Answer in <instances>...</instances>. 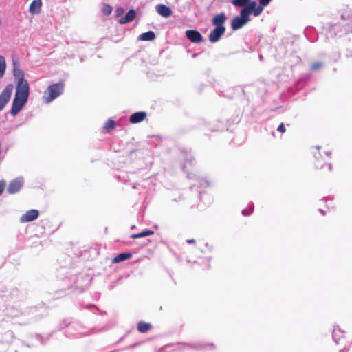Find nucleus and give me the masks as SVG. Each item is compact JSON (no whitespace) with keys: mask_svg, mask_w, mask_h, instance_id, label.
<instances>
[{"mask_svg":"<svg viewBox=\"0 0 352 352\" xmlns=\"http://www.w3.org/2000/svg\"><path fill=\"white\" fill-rule=\"evenodd\" d=\"M12 73L16 84L14 96L28 99L30 87L27 80L25 79V73L21 69V62L17 56L12 57Z\"/></svg>","mask_w":352,"mask_h":352,"instance_id":"f257e3e1","label":"nucleus"},{"mask_svg":"<svg viewBox=\"0 0 352 352\" xmlns=\"http://www.w3.org/2000/svg\"><path fill=\"white\" fill-rule=\"evenodd\" d=\"M64 90V84L63 82H58L50 85L47 87L48 96L45 97V102L48 104L52 102L54 99L61 95Z\"/></svg>","mask_w":352,"mask_h":352,"instance_id":"f03ea898","label":"nucleus"},{"mask_svg":"<svg viewBox=\"0 0 352 352\" xmlns=\"http://www.w3.org/2000/svg\"><path fill=\"white\" fill-rule=\"evenodd\" d=\"M250 21L249 11L241 9L240 16H235L231 21V27L232 30H237L241 28Z\"/></svg>","mask_w":352,"mask_h":352,"instance_id":"7ed1b4c3","label":"nucleus"},{"mask_svg":"<svg viewBox=\"0 0 352 352\" xmlns=\"http://www.w3.org/2000/svg\"><path fill=\"white\" fill-rule=\"evenodd\" d=\"M14 89L12 84L7 85L0 94V111H1L9 102Z\"/></svg>","mask_w":352,"mask_h":352,"instance_id":"20e7f679","label":"nucleus"},{"mask_svg":"<svg viewBox=\"0 0 352 352\" xmlns=\"http://www.w3.org/2000/svg\"><path fill=\"white\" fill-rule=\"evenodd\" d=\"M28 100V99L26 98L14 96L10 110L11 115L13 116H16L27 102Z\"/></svg>","mask_w":352,"mask_h":352,"instance_id":"39448f33","label":"nucleus"},{"mask_svg":"<svg viewBox=\"0 0 352 352\" xmlns=\"http://www.w3.org/2000/svg\"><path fill=\"white\" fill-rule=\"evenodd\" d=\"M28 100V99L26 98L14 96L10 110L11 115L13 116H16L27 102Z\"/></svg>","mask_w":352,"mask_h":352,"instance_id":"423d86ee","label":"nucleus"},{"mask_svg":"<svg viewBox=\"0 0 352 352\" xmlns=\"http://www.w3.org/2000/svg\"><path fill=\"white\" fill-rule=\"evenodd\" d=\"M226 32V27L214 28L210 33L208 39L211 43H216L220 40Z\"/></svg>","mask_w":352,"mask_h":352,"instance_id":"0eeeda50","label":"nucleus"},{"mask_svg":"<svg viewBox=\"0 0 352 352\" xmlns=\"http://www.w3.org/2000/svg\"><path fill=\"white\" fill-rule=\"evenodd\" d=\"M39 212L37 210L32 209L28 210L25 214L21 216L20 222L28 223L38 218Z\"/></svg>","mask_w":352,"mask_h":352,"instance_id":"6e6552de","label":"nucleus"},{"mask_svg":"<svg viewBox=\"0 0 352 352\" xmlns=\"http://www.w3.org/2000/svg\"><path fill=\"white\" fill-rule=\"evenodd\" d=\"M186 36L192 43H200L203 41V36L199 32L195 30L186 31Z\"/></svg>","mask_w":352,"mask_h":352,"instance_id":"1a4fd4ad","label":"nucleus"},{"mask_svg":"<svg viewBox=\"0 0 352 352\" xmlns=\"http://www.w3.org/2000/svg\"><path fill=\"white\" fill-rule=\"evenodd\" d=\"M23 184V181L21 178H16L9 184L7 190L10 194L16 193L21 189Z\"/></svg>","mask_w":352,"mask_h":352,"instance_id":"9d476101","label":"nucleus"},{"mask_svg":"<svg viewBox=\"0 0 352 352\" xmlns=\"http://www.w3.org/2000/svg\"><path fill=\"white\" fill-rule=\"evenodd\" d=\"M243 9L249 11V15L253 13L255 16H258L263 12V6L261 5L257 6V3L252 1L248 8Z\"/></svg>","mask_w":352,"mask_h":352,"instance_id":"9b49d317","label":"nucleus"},{"mask_svg":"<svg viewBox=\"0 0 352 352\" xmlns=\"http://www.w3.org/2000/svg\"><path fill=\"white\" fill-rule=\"evenodd\" d=\"M226 19L227 18L225 13L222 12L218 14L212 19V24L215 26V28L226 27L224 24L226 23Z\"/></svg>","mask_w":352,"mask_h":352,"instance_id":"f8f14e48","label":"nucleus"},{"mask_svg":"<svg viewBox=\"0 0 352 352\" xmlns=\"http://www.w3.org/2000/svg\"><path fill=\"white\" fill-rule=\"evenodd\" d=\"M157 13L164 17H169L172 14L171 9L163 4H159L156 6Z\"/></svg>","mask_w":352,"mask_h":352,"instance_id":"ddd939ff","label":"nucleus"},{"mask_svg":"<svg viewBox=\"0 0 352 352\" xmlns=\"http://www.w3.org/2000/svg\"><path fill=\"white\" fill-rule=\"evenodd\" d=\"M146 113L144 111L136 112L130 116L129 121L133 124L139 123L146 118Z\"/></svg>","mask_w":352,"mask_h":352,"instance_id":"4468645a","label":"nucleus"},{"mask_svg":"<svg viewBox=\"0 0 352 352\" xmlns=\"http://www.w3.org/2000/svg\"><path fill=\"white\" fill-rule=\"evenodd\" d=\"M42 6V1L41 0H34L30 6V12L32 14H37L41 11V8Z\"/></svg>","mask_w":352,"mask_h":352,"instance_id":"2eb2a0df","label":"nucleus"},{"mask_svg":"<svg viewBox=\"0 0 352 352\" xmlns=\"http://www.w3.org/2000/svg\"><path fill=\"white\" fill-rule=\"evenodd\" d=\"M136 12L135 10L131 9L124 16L122 17L119 19V23L120 24H125L131 21H133L135 17Z\"/></svg>","mask_w":352,"mask_h":352,"instance_id":"dca6fc26","label":"nucleus"},{"mask_svg":"<svg viewBox=\"0 0 352 352\" xmlns=\"http://www.w3.org/2000/svg\"><path fill=\"white\" fill-rule=\"evenodd\" d=\"M192 347L199 350H210L214 349V345L212 343L206 344L204 343L196 342L192 344Z\"/></svg>","mask_w":352,"mask_h":352,"instance_id":"f3484780","label":"nucleus"},{"mask_svg":"<svg viewBox=\"0 0 352 352\" xmlns=\"http://www.w3.org/2000/svg\"><path fill=\"white\" fill-rule=\"evenodd\" d=\"M252 1V0H232L231 3L235 7H243V8H246Z\"/></svg>","mask_w":352,"mask_h":352,"instance_id":"a211bd4d","label":"nucleus"},{"mask_svg":"<svg viewBox=\"0 0 352 352\" xmlns=\"http://www.w3.org/2000/svg\"><path fill=\"white\" fill-rule=\"evenodd\" d=\"M131 256H132V254L131 253H128V252L121 253V254H118V256H116V257H114V258L113 259V263H120L121 261H124L127 260L128 258H131Z\"/></svg>","mask_w":352,"mask_h":352,"instance_id":"6ab92c4d","label":"nucleus"},{"mask_svg":"<svg viewBox=\"0 0 352 352\" xmlns=\"http://www.w3.org/2000/svg\"><path fill=\"white\" fill-rule=\"evenodd\" d=\"M155 38V34L153 31L142 33L139 36V39L141 41H153Z\"/></svg>","mask_w":352,"mask_h":352,"instance_id":"aec40b11","label":"nucleus"},{"mask_svg":"<svg viewBox=\"0 0 352 352\" xmlns=\"http://www.w3.org/2000/svg\"><path fill=\"white\" fill-rule=\"evenodd\" d=\"M6 71V60L3 56L0 55V79L5 75Z\"/></svg>","mask_w":352,"mask_h":352,"instance_id":"412c9836","label":"nucleus"},{"mask_svg":"<svg viewBox=\"0 0 352 352\" xmlns=\"http://www.w3.org/2000/svg\"><path fill=\"white\" fill-rule=\"evenodd\" d=\"M151 328V324L146 322H140L138 325V329L141 333L147 332Z\"/></svg>","mask_w":352,"mask_h":352,"instance_id":"4be33fe9","label":"nucleus"},{"mask_svg":"<svg viewBox=\"0 0 352 352\" xmlns=\"http://www.w3.org/2000/svg\"><path fill=\"white\" fill-rule=\"evenodd\" d=\"M153 234H154V232L152 230H145V231H143V232L138 233V234H134L131 236V237L133 239H138V238L148 236L152 235Z\"/></svg>","mask_w":352,"mask_h":352,"instance_id":"5701e85b","label":"nucleus"},{"mask_svg":"<svg viewBox=\"0 0 352 352\" xmlns=\"http://www.w3.org/2000/svg\"><path fill=\"white\" fill-rule=\"evenodd\" d=\"M115 126H116L115 122L112 120H109L104 124V130H105L107 132H109V131H111L112 129H113L115 128Z\"/></svg>","mask_w":352,"mask_h":352,"instance_id":"b1692460","label":"nucleus"},{"mask_svg":"<svg viewBox=\"0 0 352 352\" xmlns=\"http://www.w3.org/2000/svg\"><path fill=\"white\" fill-rule=\"evenodd\" d=\"M340 334H341V336L343 334L342 332L340 331V330L338 329H333V333H332V337H333V339L335 340V342L336 343L338 342V340L340 339Z\"/></svg>","mask_w":352,"mask_h":352,"instance_id":"393cba45","label":"nucleus"},{"mask_svg":"<svg viewBox=\"0 0 352 352\" xmlns=\"http://www.w3.org/2000/svg\"><path fill=\"white\" fill-rule=\"evenodd\" d=\"M102 13H103L104 15L108 16V15H109V14L111 13V12H112V8H111V6H110L109 5L104 4V5L102 6Z\"/></svg>","mask_w":352,"mask_h":352,"instance_id":"a878e982","label":"nucleus"},{"mask_svg":"<svg viewBox=\"0 0 352 352\" xmlns=\"http://www.w3.org/2000/svg\"><path fill=\"white\" fill-rule=\"evenodd\" d=\"M322 65L323 64L320 61L315 62L311 65V69L313 71H317L322 68Z\"/></svg>","mask_w":352,"mask_h":352,"instance_id":"bb28decb","label":"nucleus"},{"mask_svg":"<svg viewBox=\"0 0 352 352\" xmlns=\"http://www.w3.org/2000/svg\"><path fill=\"white\" fill-rule=\"evenodd\" d=\"M124 12V9L122 7L117 8L115 11V14L117 17L120 16Z\"/></svg>","mask_w":352,"mask_h":352,"instance_id":"cd10ccee","label":"nucleus"},{"mask_svg":"<svg viewBox=\"0 0 352 352\" xmlns=\"http://www.w3.org/2000/svg\"><path fill=\"white\" fill-rule=\"evenodd\" d=\"M253 208H254V206H250V211H248V210L246 209H244L242 210V214L244 215V216H248L250 214H251L253 212Z\"/></svg>","mask_w":352,"mask_h":352,"instance_id":"c85d7f7f","label":"nucleus"},{"mask_svg":"<svg viewBox=\"0 0 352 352\" xmlns=\"http://www.w3.org/2000/svg\"><path fill=\"white\" fill-rule=\"evenodd\" d=\"M199 184L202 186H208L210 185V182L204 179H199Z\"/></svg>","mask_w":352,"mask_h":352,"instance_id":"c756f323","label":"nucleus"},{"mask_svg":"<svg viewBox=\"0 0 352 352\" xmlns=\"http://www.w3.org/2000/svg\"><path fill=\"white\" fill-rule=\"evenodd\" d=\"M272 0H259V3L261 6L265 7L267 6Z\"/></svg>","mask_w":352,"mask_h":352,"instance_id":"7c9ffc66","label":"nucleus"},{"mask_svg":"<svg viewBox=\"0 0 352 352\" xmlns=\"http://www.w3.org/2000/svg\"><path fill=\"white\" fill-rule=\"evenodd\" d=\"M277 131L281 133H284L285 131V126L283 123H281L277 128Z\"/></svg>","mask_w":352,"mask_h":352,"instance_id":"2f4dec72","label":"nucleus"},{"mask_svg":"<svg viewBox=\"0 0 352 352\" xmlns=\"http://www.w3.org/2000/svg\"><path fill=\"white\" fill-rule=\"evenodd\" d=\"M314 155H315L316 159L317 160L316 162V166L318 168H322L323 166L322 164H320L319 160H318V156L316 155V154H315Z\"/></svg>","mask_w":352,"mask_h":352,"instance_id":"473e14b6","label":"nucleus"},{"mask_svg":"<svg viewBox=\"0 0 352 352\" xmlns=\"http://www.w3.org/2000/svg\"><path fill=\"white\" fill-rule=\"evenodd\" d=\"M5 188V182L1 181L0 182V195L3 192Z\"/></svg>","mask_w":352,"mask_h":352,"instance_id":"72a5a7b5","label":"nucleus"},{"mask_svg":"<svg viewBox=\"0 0 352 352\" xmlns=\"http://www.w3.org/2000/svg\"><path fill=\"white\" fill-rule=\"evenodd\" d=\"M186 241L188 243H192L195 242V241L194 239H188Z\"/></svg>","mask_w":352,"mask_h":352,"instance_id":"f704fd0d","label":"nucleus"},{"mask_svg":"<svg viewBox=\"0 0 352 352\" xmlns=\"http://www.w3.org/2000/svg\"><path fill=\"white\" fill-rule=\"evenodd\" d=\"M332 165L331 164H329V170H331Z\"/></svg>","mask_w":352,"mask_h":352,"instance_id":"c9c22d12","label":"nucleus"},{"mask_svg":"<svg viewBox=\"0 0 352 352\" xmlns=\"http://www.w3.org/2000/svg\"><path fill=\"white\" fill-rule=\"evenodd\" d=\"M330 154H331V153H330V152H326V153H325V155H326L327 156H329Z\"/></svg>","mask_w":352,"mask_h":352,"instance_id":"e433bc0d","label":"nucleus"},{"mask_svg":"<svg viewBox=\"0 0 352 352\" xmlns=\"http://www.w3.org/2000/svg\"><path fill=\"white\" fill-rule=\"evenodd\" d=\"M320 212L324 215V211L322 210H320Z\"/></svg>","mask_w":352,"mask_h":352,"instance_id":"4c0bfd02","label":"nucleus"},{"mask_svg":"<svg viewBox=\"0 0 352 352\" xmlns=\"http://www.w3.org/2000/svg\"><path fill=\"white\" fill-rule=\"evenodd\" d=\"M316 148H317V149H320V146H317V147H316Z\"/></svg>","mask_w":352,"mask_h":352,"instance_id":"58836bf2","label":"nucleus"},{"mask_svg":"<svg viewBox=\"0 0 352 352\" xmlns=\"http://www.w3.org/2000/svg\"><path fill=\"white\" fill-rule=\"evenodd\" d=\"M341 352H347V351H345L344 350L342 351Z\"/></svg>","mask_w":352,"mask_h":352,"instance_id":"ea45409f","label":"nucleus"}]
</instances>
